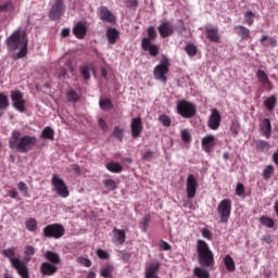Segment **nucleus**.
<instances>
[{"mask_svg":"<svg viewBox=\"0 0 278 278\" xmlns=\"http://www.w3.org/2000/svg\"><path fill=\"white\" fill-rule=\"evenodd\" d=\"M273 175H275V166L273 165L265 166L263 169V179L265 181H268V179H270Z\"/></svg>","mask_w":278,"mask_h":278,"instance_id":"f704fd0d","label":"nucleus"},{"mask_svg":"<svg viewBox=\"0 0 278 278\" xmlns=\"http://www.w3.org/2000/svg\"><path fill=\"white\" fill-rule=\"evenodd\" d=\"M256 77L258 79V83L261 84V86H263L264 89L273 90V83L270 81V79L268 78V74H266L264 70H258L256 72Z\"/></svg>","mask_w":278,"mask_h":278,"instance_id":"aec40b11","label":"nucleus"},{"mask_svg":"<svg viewBox=\"0 0 278 278\" xmlns=\"http://www.w3.org/2000/svg\"><path fill=\"white\" fill-rule=\"evenodd\" d=\"M8 51H17L16 55H13V60H21L23 58H27V36L23 34L21 30H15L10 37L5 40Z\"/></svg>","mask_w":278,"mask_h":278,"instance_id":"f03ea898","label":"nucleus"},{"mask_svg":"<svg viewBox=\"0 0 278 278\" xmlns=\"http://www.w3.org/2000/svg\"><path fill=\"white\" fill-rule=\"evenodd\" d=\"M244 23L245 25H249V27L255 23V13H253V11H248L244 13Z\"/></svg>","mask_w":278,"mask_h":278,"instance_id":"a18cd8bd","label":"nucleus"},{"mask_svg":"<svg viewBox=\"0 0 278 278\" xmlns=\"http://www.w3.org/2000/svg\"><path fill=\"white\" fill-rule=\"evenodd\" d=\"M170 68V61L168 58L163 56L160 64L154 67V77L159 81H162L163 84H166L168 81V78L166 75H168V71Z\"/></svg>","mask_w":278,"mask_h":278,"instance_id":"0eeeda50","label":"nucleus"},{"mask_svg":"<svg viewBox=\"0 0 278 278\" xmlns=\"http://www.w3.org/2000/svg\"><path fill=\"white\" fill-rule=\"evenodd\" d=\"M201 235L206 239V240H212V230L207 228H202L201 229Z\"/></svg>","mask_w":278,"mask_h":278,"instance_id":"680f3d73","label":"nucleus"},{"mask_svg":"<svg viewBox=\"0 0 278 278\" xmlns=\"http://www.w3.org/2000/svg\"><path fill=\"white\" fill-rule=\"evenodd\" d=\"M8 108H10V98L0 92V110H8Z\"/></svg>","mask_w":278,"mask_h":278,"instance_id":"79ce46f5","label":"nucleus"},{"mask_svg":"<svg viewBox=\"0 0 278 278\" xmlns=\"http://www.w3.org/2000/svg\"><path fill=\"white\" fill-rule=\"evenodd\" d=\"M2 255L10 261L11 266L16 270L20 277L29 278V268L27 267L25 261L14 257V255H16V248L12 247L3 250Z\"/></svg>","mask_w":278,"mask_h":278,"instance_id":"20e7f679","label":"nucleus"},{"mask_svg":"<svg viewBox=\"0 0 278 278\" xmlns=\"http://www.w3.org/2000/svg\"><path fill=\"white\" fill-rule=\"evenodd\" d=\"M264 105L266 106V109L270 112L273 110H275V105H277V97L271 96L269 98H267L264 101Z\"/></svg>","mask_w":278,"mask_h":278,"instance_id":"ea45409f","label":"nucleus"},{"mask_svg":"<svg viewBox=\"0 0 278 278\" xmlns=\"http://www.w3.org/2000/svg\"><path fill=\"white\" fill-rule=\"evenodd\" d=\"M236 194L237 197H241V199H244L247 197V193L244 191V185L242 182L237 184Z\"/></svg>","mask_w":278,"mask_h":278,"instance_id":"603ef678","label":"nucleus"},{"mask_svg":"<svg viewBox=\"0 0 278 278\" xmlns=\"http://www.w3.org/2000/svg\"><path fill=\"white\" fill-rule=\"evenodd\" d=\"M197 188H199V182L194 175L189 174L187 177V197L188 199H194L197 197Z\"/></svg>","mask_w":278,"mask_h":278,"instance_id":"ddd939ff","label":"nucleus"},{"mask_svg":"<svg viewBox=\"0 0 278 278\" xmlns=\"http://www.w3.org/2000/svg\"><path fill=\"white\" fill-rule=\"evenodd\" d=\"M193 274L198 278H210V271H207L206 269H203L201 267H195L193 269Z\"/></svg>","mask_w":278,"mask_h":278,"instance_id":"c03bdc74","label":"nucleus"},{"mask_svg":"<svg viewBox=\"0 0 278 278\" xmlns=\"http://www.w3.org/2000/svg\"><path fill=\"white\" fill-rule=\"evenodd\" d=\"M224 264L226 266V270H228V273H233L236 271V262L233 261V258L231 257V255L227 254L224 257Z\"/></svg>","mask_w":278,"mask_h":278,"instance_id":"c756f323","label":"nucleus"},{"mask_svg":"<svg viewBox=\"0 0 278 278\" xmlns=\"http://www.w3.org/2000/svg\"><path fill=\"white\" fill-rule=\"evenodd\" d=\"M157 29L161 38H169L175 34V27L170 22H162Z\"/></svg>","mask_w":278,"mask_h":278,"instance_id":"f3484780","label":"nucleus"},{"mask_svg":"<svg viewBox=\"0 0 278 278\" xmlns=\"http://www.w3.org/2000/svg\"><path fill=\"white\" fill-rule=\"evenodd\" d=\"M78 264H81L83 266H85L86 268H90V266H92V262L89 261V258L79 256L77 258Z\"/></svg>","mask_w":278,"mask_h":278,"instance_id":"13d9d810","label":"nucleus"},{"mask_svg":"<svg viewBox=\"0 0 278 278\" xmlns=\"http://www.w3.org/2000/svg\"><path fill=\"white\" fill-rule=\"evenodd\" d=\"M66 100L68 103H77L79 101V93H77V91L74 89H70L66 93Z\"/></svg>","mask_w":278,"mask_h":278,"instance_id":"c9c22d12","label":"nucleus"},{"mask_svg":"<svg viewBox=\"0 0 278 278\" xmlns=\"http://www.w3.org/2000/svg\"><path fill=\"white\" fill-rule=\"evenodd\" d=\"M181 140L185 142H190L192 140V136L187 129L181 130Z\"/></svg>","mask_w":278,"mask_h":278,"instance_id":"052dcab7","label":"nucleus"},{"mask_svg":"<svg viewBox=\"0 0 278 278\" xmlns=\"http://www.w3.org/2000/svg\"><path fill=\"white\" fill-rule=\"evenodd\" d=\"M260 42L263 47H277V39H275V37L264 35L261 37Z\"/></svg>","mask_w":278,"mask_h":278,"instance_id":"2f4dec72","label":"nucleus"},{"mask_svg":"<svg viewBox=\"0 0 278 278\" xmlns=\"http://www.w3.org/2000/svg\"><path fill=\"white\" fill-rule=\"evenodd\" d=\"M58 77H59L60 79H66V77H68V72L66 71V68L61 67V68L59 70Z\"/></svg>","mask_w":278,"mask_h":278,"instance_id":"0e129e2a","label":"nucleus"},{"mask_svg":"<svg viewBox=\"0 0 278 278\" xmlns=\"http://www.w3.org/2000/svg\"><path fill=\"white\" fill-rule=\"evenodd\" d=\"M100 20L105 21L106 23H113L114 14L112 11L108 10V7H101L99 13Z\"/></svg>","mask_w":278,"mask_h":278,"instance_id":"a878e982","label":"nucleus"},{"mask_svg":"<svg viewBox=\"0 0 278 278\" xmlns=\"http://www.w3.org/2000/svg\"><path fill=\"white\" fill-rule=\"evenodd\" d=\"M220 111H218V109H213L208 117L207 127L213 131H216V129L220 127Z\"/></svg>","mask_w":278,"mask_h":278,"instance_id":"4468645a","label":"nucleus"},{"mask_svg":"<svg viewBox=\"0 0 278 278\" xmlns=\"http://www.w3.org/2000/svg\"><path fill=\"white\" fill-rule=\"evenodd\" d=\"M106 169L110 173H123V165H121V163H116V162H110L106 164Z\"/></svg>","mask_w":278,"mask_h":278,"instance_id":"473e14b6","label":"nucleus"},{"mask_svg":"<svg viewBox=\"0 0 278 278\" xmlns=\"http://www.w3.org/2000/svg\"><path fill=\"white\" fill-rule=\"evenodd\" d=\"M143 160H152L153 159V151L148 150L144 154H143Z\"/></svg>","mask_w":278,"mask_h":278,"instance_id":"338daca9","label":"nucleus"},{"mask_svg":"<svg viewBox=\"0 0 278 278\" xmlns=\"http://www.w3.org/2000/svg\"><path fill=\"white\" fill-rule=\"evenodd\" d=\"M161 251H170V249H173V247H170V244L164 240H162L159 244Z\"/></svg>","mask_w":278,"mask_h":278,"instance_id":"e2e57ef3","label":"nucleus"},{"mask_svg":"<svg viewBox=\"0 0 278 278\" xmlns=\"http://www.w3.org/2000/svg\"><path fill=\"white\" fill-rule=\"evenodd\" d=\"M255 146L258 151H268L270 149V143L265 140H256Z\"/></svg>","mask_w":278,"mask_h":278,"instance_id":"de8ad7c7","label":"nucleus"},{"mask_svg":"<svg viewBox=\"0 0 278 278\" xmlns=\"http://www.w3.org/2000/svg\"><path fill=\"white\" fill-rule=\"evenodd\" d=\"M162 268L160 262L150 263L146 266L144 278H161L157 273Z\"/></svg>","mask_w":278,"mask_h":278,"instance_id":"2eb2a0df","label":"nucleus"},{"mask_svg":"<svg viewBox=\"0 0 278 278\" xmlns=\"http://www.w3.org/2000/svg\"><path fill=\"white\" fill-rule=\"evenodd\" d=\"M90 71H92V65L85 64L80 67V74L84 77L85 81H88L90 79Z\"/></svg>","mask_w":278,"mask_h":278,"instance_id":"4c0bfd02","label":"nucleus"},{"mask_svg":"<svg viewBox=\"0 0 278 278\" xmlns=\"http://www.w3.org/2000/svg\"><path fill=\"white\" fill-rule=\"evenodd\" d=\"M25 227L28 231H36L38 229V222L36 218L30 217L25 222Z\"/></svg>","mask_w":278,"mask_h":278,"instance_id":"a19ab883","label":"nucleus"},{"mask_svg":"<svg viewBox=\"0 0 278 278\" xmlns=\"http://www.w3.org/2000/svg\"><path fill=\"white\" fill-rule=\"evenodd\" d=\"M260 223L264 227H267V229H273V227H275V220H273V218H270L268 216L260 217Z\"/></svg>","mask_w":278,"mask_h":278,"instance_id":"58836bf2","label":"nucleus"},{"mask_svg":"<svg viewBox=\"0 0 278 278\" xmlns=\"http://www.w3.org/2000/svg\"><path fill=\"white\" fill-rule=\"evenodd\" d=\"M51 184L58 195L62 197V199H66L68 197L70 192L68 187H66V182H64L62 178L58 177L56 174L52 175Z\"/></svg>","mask_w":278,"mask_h":278,"instance_id":"9d476101","label":"nucleus"},{"mask_svg":"<svg viewBox=\"0 0 278 278\" xmlns=\"http://www.w3.org/2000/svg\"><path fill=\"white\" fill-rule=\"evenodd\" d=\"M176 108L182 118H194L197 116V105L188 100H179Z\"/></svg>","mask_w":278,"mask_h":278,"instance_id":"423d86ee","label":"nucleus"},{"mask_svg":"<svg viewBox=\"0 0 278 278\" xmlns=\"http://www.w3.org/2000/svg\"><path fill=\"white\" fill-rule=\"evenodd\" d=\"M99 105H100L101 110H103L104 112L108 110H112V108H114V104L112 103V100H110V99L100 100Z\"/></svg>","mask_w":278,"mask_h":278,"instance_id":"49530a36","label":"nucleus"},{"mask_svg":"<svg viewBox=\"0 0 278 278\" xmlns=\"http://www.w3.org/2000/svg\"><path fill=\"white\" fill-rule=\"evenodd\" d=\"M151 223V215H144V217L139 222V228L141 231L147 233V229H149V225Z\"/></svg>","mask_w":278,"mask_h":278,"instance_id":"e433bc0d","label":"nucleus"},{"mask_svg":"<svg viewBox=\"0 0 278 278\" xmlns=\"http://www.w3.org/2000/svg\"><path fill=\"white\" fill-rule=\"evenodd\" d=\"M142 118L141 117H135L132 118L130 123V130L132 138H140V134H142Z\"/></svg>","mask_w":278,"mask_h":278,"instance_id":"a211bd4d","label":"nucleus"},{"mask_svg":"<svg viewBox=\"0 0 278 278\" xmlns=\"http://www.w3.org/2000/svg\"><path fill=\"white\" fill-rule=\"evenodd\" d=\"M113 233H114V237H113L114 244H125V240L127 239V236L125 235V230L114 228Z\"/></svg>","mask_w":278,"mask_h":278,"instance_id":"393cba45","label":"nucleus"},{"mask_svg":"<svg viewBox=\"0 0 278 278\" xmlns=\"http://www.w3.org/2000/svg\"><path fill=\"white\" fill-rule=\"evenodd\" d=\"M159 121H160V123L162 124L163 127H170V124L173 123L170 117L166 114L160 115Z\"/></svg>","mask_w":278,"mask_h":278,"instance_id":"09e8293b","label":"nucleus"},{"mask_svg":"<svg viewBox=\"0 0 278 278\" xmlns=\"http://www.w3.org/2000/svg\"><path fill=\"white\" fill-rule=\"evenodd\" d=\"M66 12V4L64 2L54 1L49 11L50 21H60L61 16H64Z\"/></svg>","mask_w":278,"mask_h":278,"instance_id":"f8f14e48","label":"nucleus"},{"mask_svg":"<svg viewBox=\"0 0 278 278\" xmlns=\"http://www.w3.org/2000/svg\"><path fill=\"white\" fill-rule=\"evenodd\" d=\"M197 254L200 266H203V268H214V253L207 242L201 239L197 241Z\"/></svg>","mask_w":278,"mask_h":278,"instance_id":"7ed1b4c3","label":"nucleus"},{"mask_svg":"<svg viewBox=\"0 0 278 278\" xmlns=\"http://www.w3.org/2000/svg\"><path fill=\"white\" fill-rule=\"evenodd\" d=\"M64 233H66V230L61 224H50L43 228L45 238H54V240H60Z\"/></svg>","mask_w":278,"mask_h":278,"instance_id":"1a4fd4ad","label":"nucleus"},{"mask_svg":"<svg viewBox=\"0 0 278 278\" xmlns=\"http://www.w3.org/2000/svg\"><path fill=\"white\" fill-rule=\"evenodd\" d=\"M96 253L100 260H110V253L103 249H98Z\"/></svg>","mask_w":278,"mask_h":278,"instance_id":"5fc2aeb1","label":"nucleus"},{"mask_svg":"<svg viewBox=\"0 0 278 278\" xmlns=\"http://www.w3.org/2000/svg\"><path fill=\"white\" fill-rule=\"evenodd\" d=\"M260 131L265 138H270L273 136V124H270L269 118H264L260 124Z\"/></svg>","mask_w":278,"mask_h":278,"instance_id":"4be33fe9","label":"nucleus"},{"mask_svg":"<svg viewBox=\"0 0 278 278\" xmlns=\"http://www.w3.org/2000/svg\"><path fill=\"white\" fill-rule=\"evenodd\" d=\"M214 147H216V136L206 135L202 138V149L205 153H212L214 151Z\"/></svg>","mask_w":278,"mask_h":278,"instance_id":"dca6fc26","label":"nucleus"},{"mask_svg":"<svg viewBox=\"0 0 278 278\" xmlns=\"http://www.w3.org/2000/svg\"><path fill=\"white\" fill-rule=\"evenodd\" d=\"M113 136H114V138H117V140H119V142H123V129H121L118 126L114 127Z\"/></svg>","mask_w":278,"mask_h":278,"instance_id":"6e6d98bb","label":"nucleus"},{"mask_svg":"<svg viewBox=\"0 0 278 278\" xmlns=\"http://www.w3.org/2000/svg\"><path fill=\"white\" fill-rule=\"evenodd\" d=\"M9 195L11 197V199H18V191H16V189H12L11 191H9Z\"/></svg>","mask_w":278,"mask_h":278,"instance_id":"774afa93","label":"nucleus"},{"mask_svg":"<svg viewBox=\"0 0 278 278\" xmlns=\"http://www.w3.org/2000/svg\"><path fill=\"white\" fill-rule=\"evenodd\" d=\"M73 34L78 40H84L86 38V34H88L86 22H77L73 28Z\"/></svg>","mask_w":278,"mask_h":278,"instance_id":"6ab92c4d","label":"nucleus"},{"mask_svg":"<svg viewBox=\"0 0 278 278\" xmlns=\"http://www.w3.org/2000/svg\"><path fill=\"white\" fill-rule=\"evenodd\" d=\"M104 187L106 188V190H111L114 191L116 190V181L112 180V179H105L103 180Z\"/></svg>","mask_w":278,"mask_h":278,"instance_id":"864d4df0","label":"nucleus"},{"mask_svg":"<svg viewBox=\"0 0 278 278\" xmlns=\"http://www.w3.org/2000/svg\"><path fill=\"white\" fill-rule=\"evenodd\" d=\"M230 131L233 136H238V134H240V123L232 122L230 125Z\"/></svg>","mask_w":278,"mask_h":278,"instance_id":"4d7b16f0","label":"nucleus"},{"mask_svg":"<svg viewBox=\"0 0 278 278\" xmlns=\"http://www.w3.org/2000/svg\"><path fill=\"white\" fill-rule=\"evenodd\" d=\"M24 264H29V262H31V257H34V255H36V248H34L33 245H26L24 249Z\"/></svg>","mask_w":278,"mask_h":278,"instance_id":"c85d7f7f","label":"nucleus"},{"mask_svg":"<svg viewBox=\"0 0 278 278\" xmlns=\"http://www.w3.org/2000/svg\"><path fill=\"white\" fill-rule=\"evenodd\" d=\"M231 207L232 204L230 199H224L219 202L217 206V214L220 218V223H229V218L231 216Z\"/></svg>","mask_w":278,"mask_h":278,"instance_id":"6e6552de","label":"nucleus"},{"mask_svg":"<svg viewBox=\"0 0 278 278\" xmlns=\"http://www.w3.org/2000/svg\"><path fill=\"white\" fill-rule=\"evenodd\" d=\"M17 189L20 190V192H22L23 197H25L26 199H29V197H31L29 194V187L27 186V184L20 181L17 184Z\"/></svg>","mask_w":278,"mask_h":278,"instance_id":"37998d69","label":"nucleus"},{"mask_svg":"<svg viewBox=\"0 0 278 278\" xmlns=\"http://www.w3.org/2000/svg\"><path fill=\"white\" fill-rule=\"evenodd\" d=\"M43 255L48 261V263L52 264L53 266H58V264H62V258H60V254L53 251H47Z\"/></svg>","mask_w":278,"mask_h":278,"instance_id":"b1692460","label":"nucleus"},{"mask_svg":"<svg viewBox=\"0 0 278 278\" xmlns=\"http://www.w3.org/2000/svg\"><path fill=\"white\" fill-rule=\"evenodd\" d=\"M58 273V266L49 263V262H43L40 265V274L42 277H53Z\"/></svg>","mask_w":278,"mask_h":278,"instance_id":"412c9836","label":"nucleus"},{"mask_svg":"<svg viewBox=\"0 0 278 278\" xmlns=\"http://www.w3.org/2000/svg\"><path fill=\"white\" fill-rule=\"evenodd\" d=\"M11 101L14 110L21 113L25 112V105L27 101L25 100L24 94L21 90L11 91Z\"/></svg>","mask_w":278,"mask_h":278,"instance_id":"9b49d317","label":"nucleus"},{"mask_svg":"<svg viewBox=\"0 0 278 278\" xmlns=\"http://www.w3.org/2000/svg\"><path fill=\"white\" fill-rule=\"evenodd\" d=\"M106 38L109 41V45H116V40L119 38L118 30L116 28H109L106 30Z\"/></svg>","mask_w":278,"mask_h":278,"instance_id":"cd10ccee","label":"nucleus"},{"mask_svg":"<svg viewBox=\"0 0 278 278\" xmlns=\"http://www.w3.org/2000/svg\"><path fill=\"white\" fill-rule=\"evenodd\" d=\"M14 10V4H12V1H7L0 4V13L1 12H12Z\"/></svg>","mask_w":278,"mask_h":278,"instance_id":"3c124183","label":"nucleus"},{"mask_svg":"<svg viewBox=\"0 0 278 278\" xmlns=\"http://www.w3.org/2000/svg\"><path fill=\"white\" fill-rule=\"evenodd\" d=\"M72 170H74V173H76V175H81V167L77 164L72 165Z\"/></svg>","mask_w":278,"mask_h":278,"instance_id":"69168bd1","label":"nucleus"},{"mask_svg":"<svg viewBox=\"0 0 278 278\" xmlns=\"http://www.w3.org/2000/svg\"><path fill=\"white\" fill-rule=\"evenodd\" d=\"M185 51H186L187 55H189L190 58H194V55H197V46H194L192 43H188L185 47Z\"/></svg>","mask_w":278,"mask_h":278,"instance_id":"8fccbe9b","label":"nucleus"},{"mask_svg":"<svg viewBox=\"0 0 278 278\" xmlns=\"http://www.w3.org/2000/svg\"><path fill=\"white\" fill-rule=\"evenodd\" d=\"M147 33L148 37L141 40V49L148 51L152 58H157V55H160V46L152 42V40L157 38V30H155L154 26H150Z\"/></svg>","mask_w":278,"mask_h":278,"instance_id":"39448f33","label":"nucleus"},{"mask_svg":"<svg viewBox=\"0 0 278 278\" xmlns=\"http://www.w3.org/2000/svg\"><path fill=\"white\" fill-rule=\"evenodd\" d=\"M206 38L210 42H220V36L218 35V28H206L205 29Z\"/></svg>","mask_w":278,"mask_h":278,"instance_id":"bb28decb","label":"nucleus"},{"mask_svg":"<svg viewBox=\"0 0 278 278\" xmlns=\"http://www.w3.org/2000/svg\"><path fill=\"white\" fill-rule=\"evenodd\" d=\"M41 138L43 140H54L55 131L51 127H46L41 132Z\"/></svg>","mask_w":278,"mask_h":278,"instance_id":"72a5a7b5","label":"nucleus"},{"mask_svg":"<svg viewBox=\"0 0 278 278\" xmlns=\"http://www.w3.org/2000/svg\"><path fill=\"white\" fill-rule=\"evenodd\" d=\"M114 273V265L106 264L100 269V276L103 278H112V274Z\"/></svg>","mask_w":278,"mask_h":278,"instance_id":"7c9ffc66","label":"nucleus"},{"mask_svg":"<svg viewBox=\"0 0 278 278\" xmlns=\"http://www.w3.org/2000/svg\"><path fill=\"white\" fill-rule=\"evenodd\" d=\"M38 143V139L35 136H21V130L14 129L9 139L10 149H14L17 153H29L34 150V147Z\"/></svg>","mask_w":278,"mask_h":278,"instance_id":"f257e3e1","label":"nucleus"},{"mask_svg":"<svg viewBox=\"0 0 278 278\" xmlns=\"http://www.w3.org/2000/svg\"><path fill=\"white\" fill-rule=\"evenodd\" d=\"M233 31L241 37V40H251V29L247 28V26L237 25L233 27Z\"/></svg>","mask_w":278,"mask_h":278,"instance_id":"5701e85b","label":"nucleus"},{"mask_svg":"<svg viewBox=\"0 0 278 278\" xmlns=\"http://www.w3.org/2000/svg\"><path fill=\"white\" fill-rule=\"evenodd\" d=\"M119 253V257L123 260V262H129V260H131V253L122 250L118 252Z\"/></svg>","mask_w":278,"mask_h":278,"instance_id":"bf43d9fd","label":"nucleus"}]
</instances>
